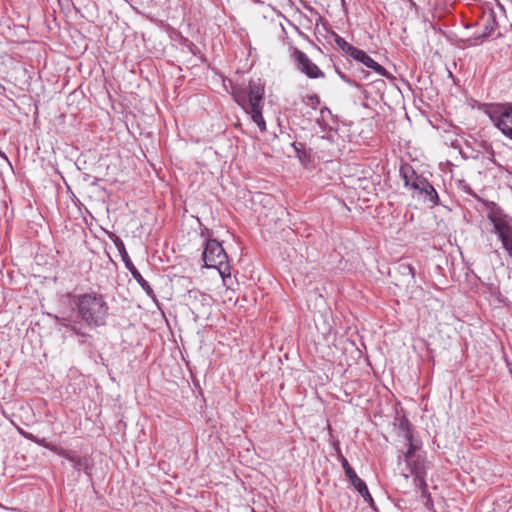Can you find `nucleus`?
Instances as JSON below:
<instances>
[{
	"instance_id": "obj_1",
	"label": "nucleus",
	"mask_w": 512,
	"mask_h": 512,
	"mask_svg": "<svg viewBox=\"0 0 512 512\" xmlns=\"http://www.w3.org/2000/svg\"><path fill=\"white\" fill-rule=\"evenodd\" d=\"M395 424L398 437L403 438L408 446L405 452L398 455L399 464L404 461L408 470L407 473L403 472V476L407 479L410 475H414L415 486L421 490L423 497H429L425 480L428 463L422 451V441L414 437L412 425L405 416L396 418Z\"/></svg>"
},
{
	"instance_id": "obj_2",
	"label": "nucleus",
	"mask_w": 512,
	"mask_h": 512,
	"mask_svg": "<svg viewBox=\"0 0 512 512\" xmlns=\"http://www.w3.org/2000/svg\"><path fill=\"white\" fill-rule=\"evenodd\" d=\"M264 85L260 81H250L248 87L231 86V95L234 101L251 117L260 131L266 130V123L262 115L264 105Z\"/></svg>"
},
{
	"instance_id": "obj_3",
	"label": "nucleus",
	"mask_w": 512,
	"mask_h": 512,
	"mask_svg": "<svg viewBox=\"0 0 512 512\" xmlns=\"http://www.w3.org/2000/svg\"><path fill=\"white\" fill-rule=\"evenodd\" d=\"M78 317L89 328H98L106 325L109 317V305L104 296L91 291L77 294L73 297Z\"/></svg>"
},
{
	"instance_id": "obj_4",
	"label": "nucleus",
	"mask_w": 512,
	"mask_h": 512,
	"mask_svg": "<svg viewBox=\"0 0 512 512\" xmlns=\"http://www.w3.org/2000/svg\"><path fill=\"white\" fill-rule=\"evenodd\" d=\"M203 260L207 268L217 269L223 282L226 283V278L231 276L230 265L228 263V256L220 242L216 239H207L205 241Z\"/></svg>"
},
{
	"instance_id": "obj_5",
	"label": "nucleus",
	"mask_w": 512,
	"mask_h": 512,
	"mask_svg": "<svg viewBox=\"0 0 512 512\" xmlns=\"http://www.w3.org/2000/svg\"><path fill=\"white\" fill-rule=\"evenodd\" d=\"M493 125L512 140V104L497 105L488 112Z\"/></svg>"
},
{
	"instance_id": "obj_6",
	"label": "nucleus",
	"mask_w": 512,
	"mask_h": 512,
	"mask_svg": "<svg viewBox=\"0 0 512 512\" xmlns=\"http://www.w3.org/2000/svg\"><path fill=\"white\" fill-rule=\"evenodd\" d=\"M487 218L493 224L494 231L500 240L512 235V217L496 204L492 203Z\"/></svg>"
},
{
	"instance_id": "obj_7",
	"label": "nucleus",
	"mask_w": 512,
	"mask_h": 512,
	"mask_svg": "<svg viewBox=\"0 0 512 512\" xmlns=\"http://www.w3.org/2000/svg\"><path fill=\"white\" fill-rule=\"evenodd\" d=\"M113 242L121 256L122 261L125 264V267L129 270L132 277L137 281V283L142 287V289L148 295H150L153 292V290L150 287L149 283L142 277L141 273L137 270V268L131 261L123 241L119 237L114 236Z\"/></svg>"
},
{
	"instance_id": "obj_8",
	"label": "nucleus",
	"mask_w": 512,
	"mask_h": 512,
	"mask_svg": "<svg viewBox=\"0 0 512 512\" xmlns=\"http://www.w3.org/2000/svg\"><path fill=\"white\" fill-rule=\"evenodd\" d=\"M293 58L295 60V64L297 69L305 74L308 78L318 79L324 78V72L311 61V59L307 56L306 53L299 49H294Z\"/></svg>"
},
{
	"instance_id": "obj_9",
	"label": "nucleus",
	"mask_w": 512,
	"mask_h": 512,
	"mask_svg": "<svg viewBox=\"0 0 512 512\" xmlns=\"http://www.w3.org/2000/svg\"><path fill=\"white\" fill-rule=\"evenodd\" d=\"M400 175L404 180L405 186L411 189L414 193L423 189V185L427 186L428 180L425 177L418 175L409 164L401 166Z\"/></svg>"
},
{
	"instance_id": "obj_10",
	"label": "nucleus",
	"mask_w": 512,
	"mask_h": 512,
	"mask_svg": "<svg viewBox=\"0 0 512 512\" xmlns=\"http://www.w3.org/2000/svg\"><path fill=\"white\" fill-rule=\"evenodd\" d=\"M354 60L362 63L367 68L373 70L375 73H377L379 76L389 78L390 74L388 71L379 63H377L375 60H373L365 51L356 49L352 57Z\"/></svg>"
},
{
	"instance_id": "obj_11",
	"label": "nucleus",
	"mask_w": 512,
	"mask_h": 512,
	"mask_svg": "<svg viewBox=\"0 0 512 512\" xmlns=\"http://www.w3.org/2000/svg\"><path fill=\"white\" fill-rule=\"evenodd\" d=\"M417 194L427 201L431 203L433 206L439 203V196L435 188L427 181V186L423 185V189H420Z\"/></svg>"
},
{
	"instance_id": "obj_12",
	"label": "nucleus",
	"mask_w": 512,
	"mask_h": 512,
	"mask_svg": "<svg viewBox=\"0 0 512 512\" xmlns=\"http://www.w3.org/2000/svg\"><path fill=\"white\" fill-rule=\"evenodd\" d=\"M58 456L68 460L72 467L80 471L84 465L83 459L74 451L62 448Z\"/></svg>"
},
{
	"instance_id": "obj_13",
	"label": "nucleus",
	"mask_w": 512,
	"mask_h": 512,
	"mask_svg": "<svg viewBox=\"0 0 512 512\" xmlns=\"http://www.w3.org/2000/svg\"><path fill=\"white\" fill-rule=\"evenodd\" d=\"M333 36L337 47L341 49L343 52H345L347 55L352 57L357 48L349 44L344 38H342L338 34H333Z\"/></svg>"
},
{
	"instance_id": "obj_14",
	"label": "nucleus",
	"mask_w": 512,
	"mask_h": 512,
	"mask_svg": "<svg viewBox=\"0 0 512 512\" xmlns=\"http://www.w3.org/2000/svg\"><path fill=\"white\" fill-rule=\"evenodd\" d=\"M26 438L34 441L39 446H42V447L50 450L51 452L55 453L56 455H58L60 453L61 449H62V447L48 442L45 438L39 439V438H36V437H34L32 435H26Z\"/></svg>"
},
{
	"instance_id": "obj_15",
	"label": "nucleus",
	"mask_w": 512,
	"mask_h": 512,
	"mask_svg": "<svg viewBox=\"0 0 512 512\" xmlns=\"http://www.w3.org/2000/svg\"><path fill=\"white\" fill-rule=\"evenodd\" d=\"M397 271L403 277H409L411 280H414L415 278L414 268L410 264L399 263Z\"/></svg>"
},
{
	"instance_id": "obj_16",
	"label": "nucleus",
	"mask_w": 512,
	"mask_h": 512,
	"mask_svg": "<svg viewBox=\"0 0 512 512\" xmlns=\"http://www.w3.org/2000/svg\"><path fill=\"white\" fill-rule=\"evenodd\" d=\"M346 476L349 479L351 485L357 491L363 489L364 486L366 485V483L360 477H358L354 470H352L351 473H347Z\"/></svg>"
},
{
	"instance_id": "obj_17",
	"label": "nucleus",
	"mask_w": 512,
	"mask_h": 512,
	"mask_svg": "<svg viewBox=\"0 0 512 512\" xmlns=\"http://www.w3.org/2000/svg\"><path fill=\"white\" fill-rule=\"evenodd\" d=\"M56 319H57V321H58L61 325H63V326H65V327L69 328V329H70L72 332H74L77 336H79V337H81V338H86V337H88V334H86V333L82 332V331H81V330H80L76 325L66 324V319H64V318H59V317H56Z\"/></svg>"
},
{
	"instance_id": "obj_18",
	"label": "nucleus",
	"mask_w": 512,
	"mask_h": 512,
	"mask_svg": "<svg viewBox=\"0 0 512 512\" xmlns=\"http://www.w3.org/2000/svg\"><path fill=\"white\" fill-rule=\"evenodd\" d=\"M502 243V247L508 253L510 257H512V235L506 236L505 238L500 240Z\"/></svg>"
},
{
	"instance_id": "obj_19",
	"label": "nucleus",
	"mask_w": 512,
	"mask_h": 512,
	"mask_svg": "<svg viewBox=\"0 0 512 512\" xmlns=\"http://www.w3.org/2000/svg\"><path fill=\"white\" fill-rule=\"evenodd\" d=\"M358 493L364 498V500L370 505V506H373L374 505V500L371 496V494L369 493V490L367 488V485L364 486L363 489H360L358 490Z\"/></svg>"
},
{
	"instance_id": "obj_20",
	"label": "nucleus",
	"mask_w": 512,
	"mask_h": 512,
	"mask_svg": "<svg viewBox=\"0 0 512 512\" xmlns=\"http://www.w3.org/2000/svg\"><path fill=\"white\" fill-rule=\"evenodd\" d=\"M358 493L364 498V500L370 505V506H373L374 505V500L371 496V494L369 493V490L367 488V485L364 486L363 489H360L358 490Z\"/></svg>"
},
{
	"instance_id": "obj_21",
	"label": "nucleus",
	"mask_w": 512,
	"mask_h": 512,
	"mask_svg": "<svg viewBox=\"0 0 512 512\" xmlns=\"http://www.w3.org/2000/svg\"><path fill=\"white\" fill-rule=\"evenodd\" d=\"M488 24L485 26V33L484 35H491L492 32L494 31L495 29V19H494V16L493 15H490L488 20H487Z\"/></svg>"
},
{
	"instance_id": "obj_22",
	"label": "nucleus",
	"mask_w": 512,
	"mask_h": 512,
	"mask_svg": "<svg viewBox=\"0 0 512 512\" xmlns=\"http://www.w3.org/2000/svg\"><path fill=\"white\" fill-rule=\"evenodd\" d=\"M307 103L315 109L320 104V98L318 95H311L308 97Z\"/></svg>"
},
{
	"instance_id": "obj_23",
	"label": "nucleus",
	"mask_w": 512,
	"mask_h": 512,
	"mask_svg": "<svg viewBox=\"0 0 512 512\" xmlns=\"http://www.w3.org/2000/svg\"><path fill=\"white\" fill-rule=\"evenodd\" d=\"M341 464H342V467L345 471V474L347 473H351V471L353 470L352 467L349 465L347 459L345 457H341Z\"/></svg>"
},
{
	"instance_id": "obj_24",
	"label": "nucleus",
	"mask_w": 512,
	"mask_h": 512,
	"mask_svg": "<svg viewBox=\"0 0 512 512\" xmlns=\"http://www.w3.org/2000/svg\"><path fill=\"white\" fill-rule=\"evenodd\" d=\"M341 78L346 81V77L344 75H341Z\"/></svg>"
},
{
	"instance_id": "obj_25",
	"label": "nucleus",
	"mask_w": 512,
	"mask_h": 512,
	"mask_svg": "<svg viewBox=\"0 0 512 512\" xmlns=\"http://www.w3.org/2000/svg\"><path fill=\"white\" fill-rule=\"evenodd\" d=\"M341 78L346 81V77L344 75H341Z\"/></svg>"
}]
</instances>
